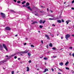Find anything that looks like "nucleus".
<instances>
[{"label":"nucleus","instance_id":"18","mask_svg":"<svg viewBox=\"0 0 74 74\" xmlns=\"http://www.w3.org/2000/svg\"><path fill=\"white\" fill-rule=\"evenodd\" d=\"M69 62L67 61L66 62V63L65 64V65H66V64H69Z\"/></svg>","mask_w":74,"mask_h":74},{"label":"nucleus","instance_id":"1","mask_svg":"<svg viewBox=\"0 0 74 74\" xmlns=\"http://www.w3.org/2000/svg\"><path fill=\"white\" fill-rule=\"evenodd\" d=\"M30 5V3H27L26 4V8H27L30 11H32V8H30V6H29L28 7H27L28 5Z\"/></svg>","mask_w":74,"mask_h":74},{"label":"nucleus","instance_id":"33","mask_svg":"<svg viewBox=\"0 0 74 74\" xmlns=\"http://www.w3.org/2000/svg\"><path fill=\"white\" fill-rule=\"evenodd\" d=\"M49 20H53L54 19L53 18H49Z\"/></svg>","mask_w":74,"mask_h":74},{"label":"nucleus","instance_id":"30","mask_svg":"<svg viewBox=\"0 0 74 74\" xmlns=\"http://www.w3.org/2000/svg\"><path fill=\"white\" fill-rule=\"evenodd\" d=\"M52 49H53V50H55V49H56V48H55V47H53L52 48Z\"/></svg>","mask_w":74,"mask_h":74},{"label":"nucleus","instance_id":"54","mask_svg":"<svg viewBox=\"0 0 74 74\" xmlns=\"http://www.w3.org/2000/svg\"><path fill=\"white\" fill-rule=\"evenodd\" d=\"M52 26H55V25H54V24H53L52 25Z\"/></svg>","mask_w":74,"mask_h":74},{"label":"nucleus","instance_id":"43","mask_svg":"<svg viewBox=\"0 0 74 74\" xmlns=\"http://www.w3.org/2000/svg\"><path fill=\"white\" fill-rule=\"evenodd\" d=\"M27 44V43H25L24 45H26Z\"/></svg>","mask_w":74,"mask_h":74},{"label":"nucleus","instance_id":"62","mask_svg":"<svg viewBox=\"0 0 74 74\" xmlns=\"http://www.w3.org/2000/svg\"><path fill=\"white\" fill-rule=\"evenodd\" d=\"M13 55H14V56H15V55H16V54H13Z\"/></svg>","mask_w":74,"mask_h":74},{"label":"nucleus","instance_id":"32","mask_svg":"<svg viewBox=\"0 0 74 74\" xmlns=\"http://www.w3.org/2000/svg\"><path fill=\"white\" fill-rule=\"evenodd\" d=\"M10 58H11V56H10L8 58H7V59H10Z\"/></svg>","mask_w":74,"mask_h":74},{"label":"nucleus","instance_id":"39","mask_svg":"<svg viewBox=\"0 0 74 74\" xmlns=\"http://www.w3.org/2000/svg\"><path fill=\"white\" fill-rule=\"evenodd\" d=\"M14 59H16L17 58V57L16 56H15L14 57Z\"/></svg>","mask_w":74,"mask_h":74},{"label":"nucleus","instance_id":"3","mask_svg":"<svg viewBox=\"0 0 74 74\" xmlns=\"http://www.w3.org/2000/svg\"><path fill=\"white\" fill-rule=\"evenodd\" d=\"M1 14L2 15V17L3 18H5V15L4 13H3L2 12L1 13Z\"/></svg>","mask_w":74,"mask_h":74},{"label":"nucleus","instance_id":"59","mask_svg":"<svg viewBox=\"0 0 74 74\" xmlns=\"http://www.w3.org/2000/svg\"><path fill=\"white\" fill-rule=\"evenodd\" d=\"M15 37H17V36H18V35H15Z\"/></svg>","mask_w":74,"mask_h":74},{"label":"nucleus","instance_id":"17","mask_svg":"<svg viewBox=\"0 0 74 74\" xmlns=\"http://www.w3.org/2000/svg\"><path fill=\"white\" fill-rule=\"evenodd\" d=\"M20 53H23V54H24L25 53V52L24 51H22L20 52Z\"/></svg>","mask_w":74,"mask_h":74},{"label":"nucleus","instance_id":"57","mask_svg":"<svg viewBox=\"0 0 74 74\" xmlns=\"http://www.w3.org/2000/svg\"><path fill=\"white\" fill-rule=\"evenodd\" d=\"M14 56V54H13V55H12L11 56Z\"/></svg>","mask_w":74,"mask_h":74},{"label":"nucleus","instance_id":"22","mask_svg":"<svg viewBox=\"0 0 74 74\" xmlns=\"http://www.w3.org/2000/svg\"><path fill=\"white\" fill-rule=\"evenodd\" d=\"M45 22H46L45 20H44V21H43L42 23H43L44 24V23H45Z\"/></svg>","mask_w":74,"mask_h":74},{"label":"nucleus","instance_id":"21","mask_svg":"<svg viewBox=\"0 0 74 74\" xmlns=\"http://www.w3.org/2000/svg\"><path fill=\"white\" fill-rule=\"evenodd\" d=\"M50 35L52 36V37H54L53 34H50Z\"/></svg>","mask_w":74,"mask_h":74},{"label":"nucleus","instance_id":"24","mask_svg":"<svg viewBox=\"0 0 74 74\" xmlns=\"http://www.w3.org/2000/svg\"><path fill=\"white\" fill-rule=\"evenodd\" d=\"M66 69V70H69L70 69H69V68L67 67H66L65 68Z\"/></svg>","mask_w":74,"mask_h":74},{"label":"nucleus","instance_id":"44","mask_svg":"<svg viewBox=\"0 0 74 74\" xmlns=\"http://www.w3.org/2000/svg\"><path fill=\"white\" fill-rule=\"evenodd\" d=\"M40 7H41L42 8H45V7H43L42 6H40Z\"/></svg>","mask_w":74,"mask_h":74},{"label":"nucleus","instance_id":"31","mask_svg":"<svg viewBox=\"0 0 74 74\" xmlns=\"http://www.w3.org/2000/svg\"><path fill=\"white\" fill-rule=\"evenodd\" d=\"M3 63H4V62H7V60H3Z\"/></svg>","mask_w":74,"mask_h":74},{"label":"nucleus","instance_id":"13","mask_svg":"<svg viewBox=\"0 0 74 74\" xmlns=\"http://www.w3.org/2000/svg\"><path fill=\"white\" fill-rule=\"evenodd\" d=\"M47 71H48V69H45V71L44 72V73H45Z\"/></svg>","mask_w":74,"mask_h":74},{"label":"nucleus","instance_id":"48","mask_svg":"<svg viewBox=\"0 0 74 74\" xmlns=\"http://www.w3.org/2000/svg\"><path fill=\"white\" fill-rule=\"evenodd\" d=\"M41 42L42 44H43V41L42 40L41 41Z\"/></svg>","mask_w":74,"mask_h":74},{"label":"nucleus","instance_id":"50","mask_svg":"<svg viewBox=\"0 0 74 74\" xmlns=\"http://www.w3.org/2000/svg\"><path fill=\"white\" fill-rule=\"evenodd\" d=\"M72 10H74V8H71Z\"/></svg>","mask_w":74,"mask_h":74},{"label":"nucleus","instance_id":"51","mask_svg":"<svg viewBox=\"0 0 74 74\" xmlns=\"http://www.w3.org/2000/svg\"><path fill=\"white\" fill-rule=\"evenodd\" d=\"M50 12H51L52 13V12H53V11H52V10H50Z\"/></svg>","mask_w":74,"mask_h":74},{"label":"nucleus","instance_id":"29","mask_svg":"<svg viewBox=\"0 0 74 74\" xmlns=\"http://www.w3.org/2000/svg\"><path fill=\"white\" fill-rule=\"evenodd\" d=\"M31 47H34V46L33 45H31Z\"/></svg>","mask_w":74,"mask_h":74},{"label":"nucleus","instance_id":"41","mask_svg":"<svg viewBox=\"0 0 74 74\" xmlns=\"http://www.w3.org/2000/svg\"><path fill=\"white\" fill-rule=\"evenodd\" d=\"M58 70H60V71H62V70L58 68Z\"/></svg>","mask_w":74,"mask_h":74},{"label":"nucleus","instance_id":"7","mask_svg":"<svg viewBox=\"0 0 74 74\" xmlns=\"http://www.w3.org/2000/svg\"><path fill=\"white\" fill-rule=\"evenodd\" d=\"M59 65L60 66H62L63 65V63L62 62H61L59 63Z\"/></svg>","mask_w":74,"mask_h":74},{"label":"nucleus","instance_id":"8","mask_svg":"<svg viewBox=\"0 0 74 74\" xmlns=\"http://www.w3.org/2000/svg\"><path fill=\"white\" fill-rule=\"evenodd\" d=\"M57 22H58V23H62V21L60 20H57Z\"/></svg>","mask_w":74,"mask_h":74},{"label":"nucleus","instance_id":"46","mask_svg":"<svg viewBox=\"0 0 74 74\" xmlns=\"http://www.w3.org/2000/svg\"><path fill=\"white\" fill-rule=\"evenodd\" d=\"M26 5H23V7H26Z\"/></svg>","mask_w":74,"mask_h":74},{"label":"nucleus","instance_id":"15","mask_svg":"<svg viewBox=\"0 0 74 74\" xmlns=\"http://www.w3.org/2000/svg\"><path fill=\"white\" fill-rule=\"evenodd\" d=\"M24 3H26V1H24L22 2V4H24Z\"/></svg>","mask_w":74,"mask_h":74},{"label":"nucleus","instance_id":"40","mask_svg":"<svg viewBox=\"0 0 74 74\" xmlns=\"http://www.w3.org/2000/svg\"><path fill=\"white\" fill-rule=\"evenodd\" d=\"M31 62H32V61H31V60H29V63H31Z\"/></svg>","mask_w":74,"mask_h":74},{"label":"nucleus","instance_id":"19","mask_svg":"<svg viewBox=\"0 0 74 74\" xmlns=\"http://www.w3.org/2000/svg\"><path fill=\"white\" fill-rule=\"evenodd\" d=\"M39 27L41 29V28H42V27H43V26L42 25H40Z\"/></svg>","mask_w":74,"mask_h":74},{"label":"nucleus","instance_id":"56","mask_svg":"<svg viewBox=\"0 0 74 74\" xmlns=\"http://www.w3.org/2000/svg\"><path fill=\"white\" fill-rule=\"evenodd\" d=\"M53 58H56V56H53Z\"/></svg>","mask_w":74,"mask_h":74},{"label":"nucleus","instance_id":"26","mask_svg":"<svg viewBox=\"0 0 74 74\" xmlns=\"http://www.w3.org/2000/svg\"><path fill=\"white\" fill-rule=\"evenodd\" d=\"M0 62H1V64H3V63H4V62H3V61H1Z\"/></svg>","mask_w":74,"mask_h":74},{"label":"nucleus","instance_id":"42","mask_svg":"<svg viewBox=\"0 0 74 74\" xmlns=\"http://www.w3.org/2000/svg\"><path fill=\"white\" fill-rule=\"evenodd\" d=\"M71 71H72V73H74V71L72 70Z\"/></svg>","mask_w":74,"mask_h":74},{"label":"nucleus","instance_id":"52","mask_svg":"<svg viewBox=\"0 0 74 74\" xmlns=\"http://www.w3.org/2000/svg\"><path fill=\"white\" fill-rule=\"evenodd\" d=\"M58 74H62V73H59V72L58 73Z\"/></svg>","mask_w":74,"mask_h":74},{"label":"nucleus","instance_id":"16","mask_svg":"<svg viewBox=\"0 0 74 74\" xmlns=\"http://www.w3.org/2000/svg\"><path fill=\"white\" fill-rule=\"evenodd\" d=\"M40 23L41 24L42 23V20H41L40 21Z\"/></svg>","mask_w":74,"mask_h":74},{"label":"nucleus","instance_id":"64","mask_svg":"<svg viewBox=\"0 0 74 74\" xmlns=\"http://www.w3.org/2000/svg\"><path fill=\"white\" fill-rule=\"evenodd\" d=\"M26 40H28V39L27 38H25Z\"/></svg>","mask_w":74,"mask_h":74},{"label":"nucleus","instance_id":"61","mask_svg":"<svg viewBox=\"0 0 74 74\" xmlns=\"http://www.w3.org/2000/svg\"><path fill=\"white\" fill-rule=\"evenodd\" d=\"M6 57H7V58H8V55H6Z\"/></svg>","mask_w":74,"mask_h":74},{"label":"nucleus","instance_id":"11","mask_svg":"<svg viewBox=\"0 0 74 74\" xmlns=\"http://www.w3.org/2000/svg\"><path fill=\"white\" fill-rule=\"evenodd\" d=\"M50 44L49 45V46H50V47H52L53 46H52V43H50Z\"/></svg>","mask_w":74,"mask_h":74},{"label":"nucleus","instance_id":"38","mask_svg":"<svg viewBox=\"0 0 74 74\" xmlns=\"http://www.w3.org/2000/svg\"><path fill=\"white\" fill-rule=\"evenodd\" d=\"M61 21H62V22H64V20H63V19H62V20H61Z\"/></svg>","mask_w":74,"mask_h":74},{"label":"nucleus","instance_id":"25","mask_svg":"<svg viewBox=\"0 0 74 74\" xmlns=\"http://www.w3.org/2000/svg\"><path fill=\"white\" fill-rule=\"evenodd\" d=\"M10 11H11V12H15V11H14V10H10Z\"/></svg>","mask_w":74,"mask_h":74},{"label":"nucleus","instance_id":"28","mask_svg":"<svg viewBox=\"0 0 74 74\" xmlns=\"http://www.w3.org/2000/svg\"><path fill=\"white\" fill-rule=\"evenodd\" d=\"M28 56H31V54H30V53H28Z\"/></svg>","mask_w":74,"mask_h":74},{"label":"nucleus","instance_id":"4","mask_svg":"<svg viewBox=\"0 0 74 74\" xmlns=\"http://www.w3.org/2000/svg\"><path fill=\"white\" fill-rule=\"evenodd\" d=\"M2 45H3V47L5 48V49H6V51H8V49H7V46H6L5 45L4 43H3Z\"/></svg>","mask_w":74,"mask_h":74},{"label":"nucleus","instance_id":"35","mask_svg":"<svg viewBox=\"0 0 74 74\" xmlns=\"http://www.w3.org/2000/svg\"><path fill=\"white\" fill-rule=\"evenodd\" d=\"M14 71H12V74H14Z\"/></svg>","mask_w":74,"mask_h":74},{"label":"nucleus","instance_id":"5","mask_svg":"<svg viewBox=\"0 0 74 74\" xmlns=\"http://www.w3.org/2000/svg\"><path fill=\"white\" fill-rule=\"evenodd\" d=\"M5 30H11V28L9 27H7L5 28Z\"/></svg>","mask_w":74,"mask_h":74},{"label":"nucleus","instance_id":"58","mask_svg":"<svg viewBox=\"0 0 74 74\" xmlns=\"http://www.w3.org/2000/svg\"><path fill=\"white\" fill-rule=\"evenodd\" d=\"M18 60H20V59H21V58H18Z\"/></svg>","mask_w":74,"mask_h":74},{"label":"nucleus","instance_id":"9","mask_svg":"<svg viewBox=\"0 0 74 74\" xmlns=\"http://www.w3.org/2000/svg\"><path fill=\"white\" fill-rule=\"evenodd\" d=\"M29 51L28 50H26L25 51H24V53H27V52H28V51Z\"/></svg>","mask_w":74,"mask_h":74},{"label":"nucleus","instance_id":"60","mask_svg":"<svg viewBox=\"0 0 74 74\" xmlns=\"http://www.w3.org/2000/svg\"><path fill=\"white\" fill-rule=\"evenodd\" d=\"M43 58V56H42V57H40V58Z\"/></svg>","mask_w":74,"mask_h":74},{"label":"nucleus","instance_id":"36","mask_svg":"<svg viewBox=\"0 0 74 74\" xmlns=\"http://www.w3.org/2000/svg\"><path fill=\"white\" fill-rule=\"evenodd\" d=\"M51 70L52 71H54V69L53 68L51 69Z\"/></svg>","mask_w":74,"mask_h":74},{"label":"nucleus","instance_id":"47","mask_svg":"<svg viewBox=\"0 0 74 74\" xmlns=\"http://www.w3.org/2000/svg\"><path fill=\"white\" fill-rule=\"evenodd\" d=\"M72 56H73V57H74V53H73L72 54Z\"/></svg>","mask_w":74,"mask_h":74},{"label":"nucleus","instance_id":"53","mask_svg":"<svg viewBox=\"0 0 74 74\" xmlns=\"http://www.w3.org/2000/svg\"><path fill=\"white\" fill-rule=\"evenodd\" d=\"M74 3V0L72 2V3Z\"/></svg>","mask_w":74,"mask_h":74},{"label":"nucleus","instance_id":"14","mask_svg":"<svg viewBox=\"0 0 74 74\" xmlns=\"http://www.w3.org/2000/svg\"><path fill=\"white\" fill-rule=\"evenodd\" d=\"M69 21H70V20H68V21H66V23L67 25H68L69 24Z\"/></svg>","mask_w":74,"mask_h":74},{"label":"nucleus","instance_id":"45","mask_svg":"<svg viewBox=\"0 0 74 74\" xmlns=\"http://www.w3.org/2000/svg\"><path fill=\"white\" fill-rule=\"evenodd\" d=\"M14 1L15 2V3H16V0H14Z\"/></svg>","mask_w":74,"mask_h":74},{"label":"nucleus","instance_id":"37","mask_svg":"<svg viewBox=\"0 0 74 74\" xmlns=\"http://www.w3.org/2000/svg\"><path fill=\"white\" fill-rule=\"evenodd\" d=\"M35 15L36 16H38V13H36V14H35Z\"/></svg>","mask_w":74,"mask_h":74},{"label":"nucleus","instance_id":"20","mask_svg":"<svg viewBox=\"0 0 74 74\" xmlns=\"http://www.w3.org/2000/svg\"><path fill=\"white\" fill-rule=\"evenodd\" d=\"M44 60H47V59H48V58H47V57H44Z\"/></svg>","mask_w":74,"mask_h":74},{"label":"nucleus","instance_id":"63","mask_svg":"<svg viewBox=\"0 0 74 74\" xmlns=\"http://www.w3.org/2000/svg\"><path fill=\"white\" fill-rule=\"evenodd\" d=\"M38 33H40V31H38Z\"/></svg>","mask_w":74,"mask_h":74},{"label":"nucleus","instance_id":"55","mask_svg":"<svg viewBox=\"0 0 74 74\" xmlns=\"http://www.w3.org/2000/svg\"><path fill=\"white\" fill-rule=\"evenodd\" d=\"M63 36H62L61 37V39H62H62H63Z\"/></svg>","mask_w":74,"mask_h":74},{"label":"nucleus","instance_id":"34","mask_svg":"<svg viewBox=\"0 0 74 74\" xmlns=\"http://www.w3.org/2000/svg\"><path fill=\"white\" fill-rule=\"evenodd\" d=\"M69 49H72V47H69Z\"/></svg>","mask_w":74,"mask_h":74},{"label":"nucleus","instance_id":"2","mask_svg":"<svg viewBox=\"0 0 74 74\" xmlns=\"http://www.w3.org/2000/svg\"><path fill=\"white\" fill-rule=\"evenodd\" d=\"M70 37V35H69V34H67L65 36V38L67 40H68V39Z\"/></svg>","mask_w":74,"mask_h":74},{"label":"nucleus","instance_id":"6","mask_svg":"<svg viewBox=\"0 0 74 74\" xmlns=\"http://www.w3.org/2000/svg\"><path fill=\"white\" fill-rule=\"evenodd\" d=\"M45 37L47 38V39H49V36L47 35H45Z\"/></svg>","mask_w":74,"mask_h":74},{"label":"nucleus","instance_id":"49","mask_svg":"<svg viewBox=\"0 0 74 74\" xmlns=\"http://www.w3.org/2000/svg\"><path fill=\"white\" fill-rule=\"evenodd\" d=\"M72 37H74V34H72Z\"/></svg>","mask_w":74,"mask_h":74},{"label":"nucleus","instance_id":"23","mask_svg":"<svg viewBox=\"0 0 74 74\" xmlns=\"http://www.w3.org/2000/svg\"><path fill=\"white\" fill-rule=\"evenodd\" d=\"M0 48H3V46L1 45H0Z\"/></svg>","mask_w":74,"mask_h":74},{"label":"nucleus","instance_id":"10","mask_svg":"<svg viewBox=\"0 0 74 74\" xmlns=\"http://www.w3.org/2000/svg\"><path fill=\"white\" fill-rule=\"evenodd\" d=\"M29 71V68L28 66H27V71Z\"/></svg>","mask_w":74,"mask_h":74},{"label":"nucleus","instance_id":"27","mask_svg":"<svg viewBox=\"0 0 74 74\" xmlns=\"http://www.w3.org/2000/svg\"><path fill=\"white\" fill-rule=\"evenodd\" d=\"M36 23V22H34L33 23H32V25H34V23Z\"/></svg>","mask_w":74,"mask_h":74},{"label":"nucleus","instance_id":"12","mask_svg":"<svg viewBox=\"0 0 74 74\" xmlns=\"http://www.w3.org/2000/svg\"><path fill=\"white\" fill-rule=\"evenodd\" d=\"M21 3V1H17V3H18V4H19Z\"/></svg>","mask_w":74,"mask_h":74}]
</instances>
